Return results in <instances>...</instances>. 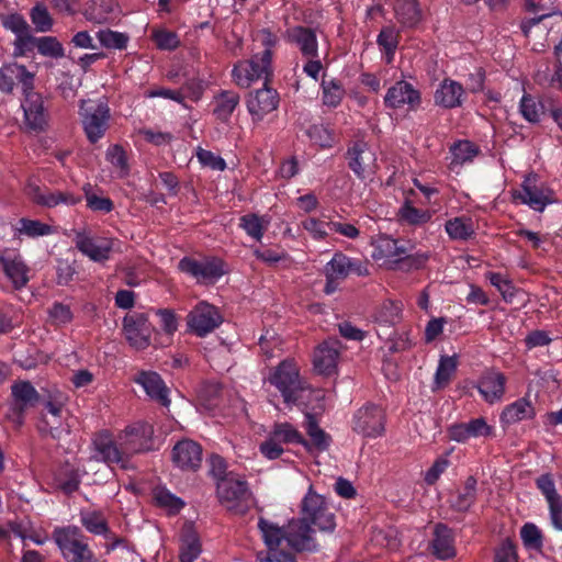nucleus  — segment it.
<instances>
[{"label": "nucleus", "instance_id": "1", "mask_svg": "<svg viewBox=\"0 0 562 562\" xmlns=\"http://www.w3.org/2000/svg\"><path fill=\"white\" fill-rule=\"evenodd\" d=\"M268 382L281 394L288 406L297 405L305 391L310 390L308 383L301 376L300 370L293 360L285 359L271 369Z\"/></svg>", "mask_w": 562, "mask_h": 562}, {"label": "nucleus", "instance_id": "2", "mask_svg": "<svg viewBox=\"0 0 562 562\" xmlns=\"http://www.w3.org/2000/svg\"><path fill=\"white\" fill-rule=\"evenodd\" d=\"M216 496L221 505L238 515L246 514L254 503L248 482L235 472L216 482Z\"/></svg>", "mask_w": 562, "mask_h": 562}, {"label": "nucleus", "instance_id": "3", "mask_svg": "<svg viewBox=\"0 0 562 562\" xmlns=\"http://www.w3.org/2000/svg\"><path fill=\"white\" fill-rule=\"evenodd\" d=\"M65 562H98L88 538L76 526L57 527L52 533Z\"/></svg>", "mask_w": 562, "mask_h": 562}, {"label": "nucleus", "instance_id": "4", "mask_svg": "<svg viewBox=\"0 0 562 562\" xmlns=\"http://www.w3.org/2000/svg\"><path fill=\"white\" fill-rule=\"evenodd\" d=\"M324 274L326 278L324 292L330 295L339 289L340 283L349 276H369V263L367 260L352 258L341 251H337L325 265Z\"/></svg>", "mask_w": 562, "mask_h": 562}, {"label": "nucleus", "instance_id": "5", "mask_svg": "<svg viewBox=\"0 0 562 562\" xmlns=\"http://www.w3.org/2000/svg\"><path fill=\"white\" fill-rule=\"evenodd\" d=\"M271 49L267 48L251 56L250 59L239 60L232 69V78L240 88H248L251 82L263 79L271 82L273 78Z\"/></svg>", "mask_w": 562, "mask_h": 562}, {"label": "nucleus", "instance_id": "6", "mask_svg": "<svg viewBox=\"0 0 562 562\" xmlns=\"http://www.w3.org/2000/svg\"><path fill=\"white\" fill-rule=\"evenodd\" d=\"M301 514L300 520H305L310 526L314 525L321 531H334L336 527L335 514L330 510L326 498L317 494L312 485L302 499Z\"/></svg>", "mask_w": 562, "mask_h": 562}, {"label": "nucleus", "instance_id": "7", "mask_svg": "<svg viewBox=\"0 0 562 562\" xmlns=\"http://www.w3.org/2000/svg\"><path fill=\"white\" fill-rule=\"evenodd\" d=\"M80 116L83 132L91 144L98 143L106 133L111 111L104 101H82Z\"/></svg>", "mask_w": 562, "mask_h": 562}, {"label": "nucleus", "instance_id": "8", "mask_svg": "<svg viewBox=\"0 0 562 562\" xmlns=\"http://www.w3.org/2000/svg\"><path fill=\"white\" fill-rule=\"evenodd\" d=\"M178 269L202 284H214L226 273L225 262L215 256L201 259L184 256L178 262Z\"/></svg>", "mask_w": 562, "mask_h": 562}, {"label": "nucleus", "instance_id": "9", "mask_svg": "<svg viewBox=\"0 0 562 562\" xmlns=\"http://www.w3.org/2000/svg\"><path fill=\"white\" fill-rule=\"evenodd\" d=\"M386 415L376 404L368 403L358 408L352 417V430L363 438L375 439L385 432Z\"/></svg>", "mask_w": 562, "mask_h": 562}, {"label": "nucleus", "instance_id": "10", "mask_svg": "<svg viewBox=\"0 0 562 562\" xmlns=\"http://www.w3.org/2000/svg\"><path fill=\"white\" fill-rule=\"evenodd\" d=\"M512 195L514 202L528 205L537 212H543L549 204L555 201L551 189L544 184H537V175L535 173L525 177L521 188L514 190Z\"/></svg>", "mask_w": 562, "mask_h": 562}, {"label": "nucleus", "instance_id": "11", "mask_svg": "<svg viewBox=\"0 0 562 562\" xmlns=\"http://www.w3.org/2000/svg\"><path fill=\"white\" fill-rule=\"evenodd\" d=\"M345 158L349 169L360 180L373 176L378 168L376 156L371 146L363 139L351 142L347 147Z\"/></svg>", "mask_w": 562, "mask_h": 562}, {"label": "nucleus", "instance_id": "12", "mask_svg": "<svg viewBox=\"0 0 562 562\" xmlns=\"http://www.w3.org/2000/svg\"><path fill=\"white\" fill-rule=\"evenodd\" d=\"M224 318L221 311L206 301L199 302L187 315V325L198 337H205L218 328Z\"/></svg>", "mask_w": 562, "mask_h": 562}, {"label": "nucleus", "instance_id": "13", "mask_svg": "<svg viewBox=\"0 0 562 562\" xmlns=\"http://www.w3.org/2000/svg\"><path fill=\"white\" fill-rule=\"evenodd\" d=\"M123 333L131 347L144 350L151 344L155 327L149 322L147 313L133 312L123 318Z\"/></svg>", "mask_w": 562, "mask_h": 562}, {"label": "nucleus", "instance_id": "14", "mask_svg": "<svg viewBox=\"0 0 562 562\" xmlns=\"http://www.w3.org/2000/svg\"><path fill=\"white\" fill-rule=\"evenodd\" d=\"M35 79L31 80L30 89L22 87L24 123L30 131L42 132L48 123V113L41 93L34 91Z\"/></svg>", "mask_w": 562, "mask_h": 562}, {"label": "nucleus", "instance_id": "15", "mask_svg": "<svg viewBox=\"0 0 562 562\" xmlns=\"http://www.w3.org/2000/svg\"><path fill=\"white\" fill-rule=\"evenodd\" d=\"M11 396L13 422L20 427L24 424L26 411L40 404L41 395L30 381L20 380L11 385Z\"/></svg>", "mask_w": 562, "mask_h": 562}, {"label": "nucleus", "instance_id": "16", "mask_svg": "<svg viewBox=\"0 0 562 562\" xmlns=\"http://www.w3.org/2000/svg\"><path fill=\"white\" fill-rule=\"evenodd\" d=\"M280 104V94L270 82H263L259 89L248 93L246 99L247 111L254 122H260L266 115L276 111Z\"/></svg>", "mask_w": 562, "mask_h": 562}, {"label": "nucleus", "instance_id": "17", "mask_svg": "<svg viewBox=\"0 0 562 562\" xmlns=\"http://www.w3.org/2000/svg\"><path fill=\"white\" fill-rule=\"evenodd\" d=\"M383 102L387 109L416 112L422 105V93L408 81L398 80L387 89Z\"/></svg>", "mask_w": 562, "mask_h": 562}, {"label": "nucleus", "instance_id": "18", "mask_svg": "<svg viewBox=\"0 0 562 562\" xmlns=\"http://www.w3.org/2000/svg\"><path fill=\"white\" fill-rule=\"evenodd\" d=\"M154 429L150 424L137 423L124 429L120 436L121 445L130 459L133 454L147 452L154 449Z\"/></svg>", "mask_w": 562, "mask_h": 562}, {"label": "nucleus", "instance_id": "19", "mask_svg": "<svg viewBox=\"0 0 562 562\" xmlns=\"http://www.w3.org/2000/svg\"><path fill=\"white\" fill-rule=\"evenodd\" d=\"M95 459L106 463L108 465L119 464L122 469L128 468V458L125 454L121 440L119 445L112 439L109 431L103 430L97 434L93 439Z\"/></svg>", "mask_w": 562, "mask_h": 562}, {"label": "nucleus", "instance_id": "20", "mask_svg": "<svg viewBox=\"0 0 562 562\" xmlns=\"http://www.w3.org/2000/svg\"><path fill=\"white\" fill-rule=\"evenodd\" d=\"M25 192L33 203L47 209H53L60 204L72 206L81 201L80 195L68 191H52L34 182L27 183Z\"/></svg>", "mask_w": 562, "mask_h": 562}, {"label": "nucleus", "instance_id": "21", "mask_svg": "<svg viewBox=\"0 0 562 562\" xmlns=\"http://www.w3.org/2000/svg\"><path fill=\"white\" fill-rule=\"evenodd\" d=\"M203 449L200 443L191 439L178 441L171 451L175 467L181 471L195 472L202 464Z\"/></svg>", "mask_w": 562, "mask_h": 562}, {"label": "nucleus", "instance_id": "22", "mask_svg": "<svg viewBox=\"0 0 562 562\" xmlns=\"http://www.w3.org/2000/svg\"><path fill=\"white\" fill-rule=\"evenodd\" d=\"M76 248L94 262H104L110 259L113 250V240L102 237H91L85 232L75 235Z\"/></svg>", "mask_w": 562, "mask_h": 562}, {"label": "nucleus", "instance_id": "23", "mask_svg": "<svg viewBox=\"0 0 562 562\" xmlns=\"http://www.w3.org/2000/svg\"><path fill=\"white\" fill-rule=\"evenodd\" d=\"M315 531L305 520L292 519L288 524V546L296 552H315L318 544L314 537Z\"/></svg>", "mask_w": 562, "mask_h": 562}, {"label": "nucleus", "instance_id": "24", "mask_svg": "<svg viewBox=\"0 0 562 562\" xmlns=\"http://www.w3.org/2000/svg\"><path fill=\"white\" fill-rule=\"evenodd\" d=\"M35 79V72L30 71L24 65L18 63L3 64L0 67V92L12 94L16 85L30 89L31 80Z\"/></svg>", "mask_w": 562, "mask_h": 562}, {"label": "nucleus", "instance_id": "25", "mask_svg": "<svg viewBox=\"0 0 562 562\" xmlns=\"http://www.w3.org/2000/svg\"><path fill=\"white\" fill-rule=\"evenodd\" d=\"M0 266L15 290H22L30 281V268L21 255H11L8 249L0 251Z\"/></svg>", "mask_w": 562, "mask_h": 562}, {"label": "nucleus", "instance_id": "26", "mask_svg": "<svg viewBox=\"0 0 562 562\" xmlns=\"http://www.w3.org/2000/svg\"><path fill=\"white\" fill-rule=\"evenodd\" d=\"M134 382L140 385L145 393L164 407L170 405L169 389L159 373L142 370L134 376Z\"/></svg>", "mask_w": 562, "mask_h": 562}, {"label": "nucleus", "instance_id": "27", "mask_svg": "<svg viewBox=\"0 0 562 562\" xmlns=\"http://www.w3.org/2000/svg\"><path fill=\"white\" fill-rule=\"evenodd\" d=\"M428 548L430 553L438 560L453 559L457 555L453 530L446 524H436Z\"/></svg>", "mask_w": 562, "mask_h": 562}, {"label": "nucleus", "instance_id": "28", "mask_svg": "<svg viewBox=\"0 0 562 562\" xmlns=\"http://www.w3.org/2000/svg\"><path fill=\"white\" fill-rule=\"evenodd\" d=\"M284 37L290 44L299 48L303 57H318V41L316 32L313 29L295 25L285 31Z\"/></svg>", "mask_w": 562, "mask_h": 562}, {"label": "nucleus", "instance_id": "29", "mask_svg": "<svg viewBox=\"0 0 562 562\" xmlns=\"http://www.w3.org/2000/svg\"><path fill=\"white\" fill-rule=\"evenodd\" d=\"M465 100L463 86L450 78H445L434 93L435 105L442 109H456L462 106Z\"/></svg>", "mask_w": 562, "mask_h": 562}, {"label": "nucleus", "instance_id": "30", "mask_svg": "<svg viewBox=\"0 0 562 562\" xmlns=\"http://www.w3.org/2000/svg\"><path fill=\"white\" fill-rule=\"evenodd\" d=\"M340 341L329 338L323 341L314 351L313 363L315 370L325 375H330L336 371L337 360L339 358Z\"/></svg>", "mask_w": 562, "mask_h": 562}, {"label": "nucleus", "instance_id": "31", "mask_svg": "<svg viewBox=\"0 0 562 562\" xmlns=\"http://www.w3.org/2000/svg\"><path fill=\"white\" fill-rule=\"evenodd\" d=\"M240 95L234 90H220L211 101L212 114L216 121L229 124L232 115L238 109Z\"/></svg>", "mask_w": 562, "mask_h": 562}, {"label": "nucleus", "instance_id": "32", "mask_svg": "<svg viewBox=\"0 0 562 562\" xmlns=\"http://www.w3.org/2000/svg\"><path fill=\"white\" fill-rule=\"evenodd\" d=\"M493 428L487 425L485 418L479 417L468 423L453 424L448 428L449 438L453 441L464 443L470 438L488 437Z\"/></svg>", "mask_w": 562, "mask_h": 562}, {"label": "nucleus", "instance_id": "33", "mask_svg": "<svg viewBox=\"0 0 562 562\" xmlns=\"http://www.w3.org/2000/svg\"><path fill=\"white\" fill-rule=\"evenodd\" d=\"M506 381L504 373L495 370L486 371L480 378L476 389L487 403L494 404L504 396Z\"/></svg>", "mask_w": 562, "mask_h": 562}, {"label": "nucleus", "instance_id": "34", "mask_svg": "<svg viewBox=\"0 0 562 562\" xmlns=\"http://www.w3.org/2000/svg\"><path fill=\"white\" fill-rule=\"evenodd\" d=\"M304 427L310 440L305 439V443H302V447L307 452H324L328 450L331 445V437L318 426V422L313 414H305Z\"/></svg>", "mask_w": 562, "mask_h": 562}, {"label": "nucleus", "instance_id": "35", "mask_svg": "<svg viewBox=\"0 0 562 562\" xmlns=\"http://www.w3.org/2000/svg\"><path fill=\"white\" fill-rule=\"evenodd\" d=\"M536 408L529 397L524 396L506 405L499 416L503 426H510L522 420L533 419Z\"/></svg>", "mask_w": 562, "mask_h": 562}, {"label": "nucleus", "instance_id": "36", "mask_svg": "<svg viewBox=\"0 0 562 562\" xmlns=\"http://www.w3.org/2000/svg\"><path fill=\"white\" fill-rule=\"evenodd\" d=\"M374 259H387L392 263V260L412 250L413 246L404 245L398 239H394L389 235H380L372 243Z\"/></svg>", "mask_w": 562, "mask_h": 562}, {"label": "nucleus", "instance_id": "37", "mask_svg": "<svg viewBox=\"0 0 562 562\" xmlns=\"http://www.w3.org/2000/svg\"><path fill=\"white\" fill-rule=\"evenodd\" d=\"M394 12L398 23L407 29L416 27L423 19L419 0H396Z\"/></svg>", "mask_w": 562, "mask_h": 562}, {"label": "nucleus", "instance_id": "38", "mask_svg": "<svg viewBox=\"0 0 562 562\" xmlns=\"http://www.w3.org/2000/svg\"><path fill=\"white\" fill-rule=\"evenodd\" d=\"M397 218L401 223L411 226H420L431 221L432 212L414 206L409 199H405L397 211Z\"/></svg>", "mask_w": 562, "mask_h": 562}, {"label": "nucleus", "instance_id": "39", "mask_svg": "<svg viewBox=\"0 0 562 562\" xmlns=\"http://www.w3.org/2000/svg\"><path fill=\"white\" fill-rule=\"evenodd\" d=\"M445 231L451 240L467 241L474 237L473 221L468 216L450 218L445 224Z\"/></svg>", "mask_w": 562, "mask_h": 562}, {"label": "nucleus", "instance_id": "40", "mask_svg": "<svg viewBox=\"0 0 562 562\" xmlns=\"http://www.w3.org/2000/svg\"><path fill=\"white\" fill-rule=\"evenodd\" d=\"M258 528L262 535L263 541L268 548V552L278 550L282 541H286L288 526L279 527L277 524L260 517L258 520Z\"/></svg>", "mask_w": 562, "mask_h": 562}, {"label": "nucleus", "instance_id": "41", "mask_svg": "<svg viewBox=\"0 0 562 562\" xmlns=\"http://www.w3.org/2000/svg\"><path fill=\"white\" fill-rule=\"evenodd\" d=\"M519 113L527 122L537 124L546 113V105L540 98L524 93L519 101Z\"/></svg>", "mask_w": 562, "mask_h": 562}, {"label": "nucleus", "instance_id": "42", "mask_svg": "<svg viewBox=\"0 0 562 562\" xmlns=\"http://www.w3.org/2000/svg\"><path fill=\"white\" fill-rule=\"evenodd\" d=\"M476 484L474 476H469L461 491H458L456 497L451 501L450 506L459 513L468 512L476 501Z\"/></svg>", "mask_w": 562, "mask_h": 562}, {"label": "nucleus", "instance_id": "43", "mask_svg": "<svg viewBox=\"0 0 562 562\" xmlns=\"http://www.w3.org/2000/svg\"><path fill=\"white\" fill-rule=\"evenodd\" d=\"M202 547L198 533L193 529L186 530L182 535L179 561L194 562L201 554Z\"/></svg>", "mask_w": 562, "mask_h": 562}, {"label": "nucleus", "instance_id": "44", "mask_svg": "<svg viewBox=\"0 0 562 562\" xmlns=\"http://www.w3.org/2000/svg\"><path fill=\"white\" fill-rule=\"evenodd\" d=\"M322 102L325 106L336 109L340 105L346 91L338 79H323L321 83Z\"/></svg>", "mask_w": 562, "mask_h": 562}, {"label": "nucleus", "instance_id": "45", "mask_svg": "<svg viewBox=\"0 0 562 562\" xmlns=\"http://www.w3.org/2000/svg\"><path fill=\"white\" fill-rule=\"evenodd\" d=\"M458 360L457 356H441L434 381V390L445 389L451 381L457 371Z\"/></svg>", "mask_w": 562, "mask_h": 562}, {"label": "nucleus", "instance_id": "46", "mask_svg": "<svg viewBox=\"0 0 562 562\" xmlns=\"http://www.w3.org/2000/svg\"><path fill=\"white\" fill-rule=\"evenodd\" d=\"M268 224L269 221L265 220V217L259 216L256 213H248L239 218L238 226L245 231L249 237L256 241H261Z\"/></svg>", "mask_w": 562, "mask_h": 562}, {"label": "nucleus", "instance_id": "47", "mask_svg": "<svg viewBox=\"0 0 562 562\" xmlns=\"http://www.w3.org/2000/svg\"><path fill=\"white\" fill-rule=\"evenodd\" d=\"M80 521L90 533L103 536L105 539H112L108 522L101 512L81 513Z\"/></svg>", "mask_w": 562, "mask_h": 562}, {"label": "nucleus", "instance_id": "48", "mask_svg": "<svg viewBox=\"0 0 562 562\" xmlns=\"http://www.w3.org/2000/svg\"><path fill=\"white\" fill-rule=\"evenodd\" d=\"M429 258L430 255L426 251H416L414 254H409L408 251L392 260V266L403 272L419 270L426 266Z\"/></svg>", "mask_w": 562, "mask_h": 562}, {"label": "nucleus", "instance_id": "49", "mask_svg": "<svg viewBox=\"0 0 562 562\" xmlns=\"http://www.w3.org/2000/svg\"><path fill=\"white\" fill-rule=\"evenodd\" d=\"M398 38V31H396L394 26L383 27L376 37V43L385 54L387 64H391L394 59L400 42Z\"/></svg>", "mask_w": 562, "mask_h": 562}, {"label": "nucleus", "instance_id": "50", "mask_svg": "<svg viewBox=\"0 0 562 562\" xmlns=\"http://www.w3.org/2000/svg\"><path fill=\"white\" fill-rule=\"evenodd\" d=\"M271 435L280 443H293L301 445L305 443L304 436L290 423H276Z\"/></svg>", "mask_w": 562, "mask_h": 562}, {"label": "nucleus", "instance_id": "51", "mask_svg": "<svg viewBox=\"0 0 562 562\" xmlns=\"http://www.w3.org/2000/svg\"><path fill=\"white\" fill-rule=\"evenodd\" d=\"M520 538L527 550L541 552L543 548L542 531L532 522H526L520 528Z\"/></svg>", "mask_w": 562, "mask_h": 562}, {"label": "nucleus", "instance_id": "52", "mask_svg": "<svg viewBox=\"0 0 562 562\" xmlns=\"http://www.w3.org/2000/svg\"><path fill=\"white\" fill-rule=\"evenodd\" d=\"M35 48L44 57L59 59L65 56L64 46L55 36L36 37Z\"/></svg>", "mask_w": 562, "mask_h": 562}, {"label": "nucleus", "instance_id": "53", "mask_svg": "<svg viewBox=\"0 0 562 562\" xmlns=\"http://www.w3.org/2000/svg\"><path fill=\"white\" fill-rule=\"evenodd\" d=\"M452 164L463 165L470 162L480 153L479 147L470 140H459L450 148Z\"/></svg>", "mask_w": 562, "mask_h": 562}, {"label": "nucleus", "instance_id": "54", "mask_svg": "<svg viewBox=\"0 0 562 562\" xmlns=\"http://www.w3.org/2000/svg\"><path fill=\"white\" fill-rule=\"evenodd\" d=\"M97 37L100 44L109 49H125L130 37L125 33L112 31L110 29L100 30L97 33Z\"/></svg>", "mask_w": 562, "mask_h": 562}, {"label": "nucleus", "instance_id": "55", "mask_svg": "<svg viewBox=\"0 0 562 562\" xmlns=\"http://www.w3.org/2000/svg\"><path fill=\"white\" fill-rule=\"evenodd\" d=\"M19 227L16 231L19 234L25 235L27 237L36 238L40 236H47L53 233V228L50 225L42 223L38 220H30L26 217H22L19 221Z\"/></svg>", "mask_w": 562, "mask_h": 562}, {"label": "nucleus", "instance_id": "56", "mask_svg": "<svg viewBox=\"0 0 562 562\" xmlns=\"http://www.w3.org/2000/svg\"><path fill=\"white\" fill-rule=\"evenodd\" d=\"M306 133L312 143L321 148H331L334 146L335 134L328 126L314 124L308 127Z\"/></svg>", "mask_w": 562, "mask_h": 562}, {"label": "nucleus", "instance_id": "57", "mask_svg": "<svg viewBox=\"0 0 562 562\" xmlns=\"http://www.w3.org/2000/svg\"><path fill=\"white\" fill-rule=\"evenodd\" d=\"M105 158L115 169L120 171L122 177H125L130 173L127 154L121 145L114 144L109 146L105 153Z\"/></svg>", "mask_w": 562, "mask_h": 562}, {"label": "nucleus", "instance_id": "58", "mask_svg": "<svg viewBox=\"0 0 562 562\" xmlns=\"http://www.w3.org/2000/svg\"><path fill=\"white\" fill-rule=\"evenodd\" d=\"M486 278L490 281V283L498 290L505 302H513L517 290L509 279L505 278L499 272H488L486 274Z\"/></svg>", "mask_w": 562, "mask_h": 562}, {"label": "nucleus", "instance_id": "59", "mask_svg": "<svg viewBox=\"0 0 562 562\" xmlns=\"http://www.w3.org/2000/svg\"><path fill=\"white\" fill-rule=\"evenodd\" d=\"M30 18L38 32H49L54 21L47 8L42 3H36L30 12Z\"/></svg>", "mask_w": 562, "mask_h": 562}, {"label": "nucleus", "instance_id": "60", "mask_svg": "<svg viewBox=\"0 0 562 562\" xmlns=\"http://www.w3.org/2000/svg\"><path fill=\"white\" fill-rule=\"evenodd\" d=\"M0 22L5 30L11 31L15 36L30 32L29 23L19 13L0 14Z\"/></svg>", "mask_w": 562, "mask_h": 562}, {"label": "nucleus", "instance_id": "61", "mask_svg": "<svg viewBox=\"0 0 562 562\" xmlns=\"http://www.w3.org/2000/svg\"><path fill=\"white\" fill-rule=\"evenodd\" d=\"M155 501L158 506L168 508L172 513H178L184 507V502L167 488L157 490Z\"/></svg>", "mask_w": 562, "mask_h": 562}, {"label": "nucleus", "instance_id": "62", "mask_svg": "<svg viewBox=\"0 0 562 562\" xmlns=\"http://www.w3.org/2000/svg\"><path fill=\"white\" fill-rule=\"evenodd\" d=\"M155 314L159 317V324L164 333L172 336L178 330V317L173 310L158 308L154 310Z\"/></svg>", "mask_w": 562, "mask_h": 562}, {"label": "nucleus", "instance_id": "63", "mask_svg": "<svg viewBox=\"0 0 562 562\" xmlns=\"http://www.w3.org/2000/svg\"><path fill=\"white\" fill-rule=\"evenodd\" d=\"M196 158L203 167H209L212 170L223 171L226 169V161L211 150L199 147L196 150Z\"/></svg>", "mask_w": 562, "mask_h": 562}, {"label": "nucleus", "instance_id": "64", "mask_svg": "<svg viewBox=\"0 0 562 562\" xmlns=\"http://www.w3.org/2000/svg\"><path fill=\"white\" fill-rule=\"evenodd\" d=\"M153 38L157 47L160 49L173 50L180 45L178 35L168 30H158L154 32Z\"/></svg>", "mask_w": 562, "mask_h": 562}]
</instances>
